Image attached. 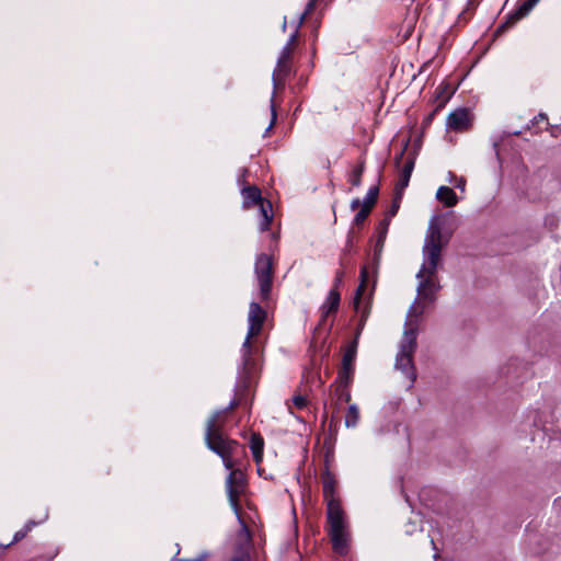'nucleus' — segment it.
<instances>
[{"label":"nucleus","mask_w":561,"mask_h":561,"mask_svg":"<svg viewBox=\"0 0 561 561\" xmlns=\"http://www.w3.org/2000/svg\"><path fill=\"white\" fill-rule=\"evenodd\" d=\"M36 526V523L34 520H28L25 525H24V529L30 533L33 527Z\"/></svg>","instance_id":"33"},{"label":"nucleus","mask_w":561,"mask_h":561,"mask_svg":"<svg viewBox=\"0 0 561 561\" xmlns=\"http://www.w3.org/2000/svg\"><path fill=\"white\" fill-rule=\"evenodd\" d=\"M254 272L260 287L261 299L267 300L272 289L274 273L272 256L264 253L257 255Z\"/></svg>","instance_id":"6"},{"label":"nucleus","mask_w":561,"mask_h":561,"mask_svg":"<svg viewBox=\"0 0 561 561\" xmlns=\"http://www.w3.org/2000/svg\"><path fill=\"white\" fill-rule=\"evenodd\" d=\"M381 226H382V232H381V234H380V237H379V240H381V239H383V238H385V234H386V231H387V226H388L387 220H383V221L381 222Z\"/></svg>","instance_id":"34"},{"label":"nucleus","mask_w":561,"mask_h":561,"mask_svg":"<svg viewBox=\"0 0 561 561\" xmlns=\"http://www.w3.org/2000/svg\"><path fill=\"white\" fill-rule=\"evenodd\" d=\"M180 561H202V559H198V560H180Z\"/></svg>","instance_id":"40"},{"label":"nucleus","mask_w":561,"mask_h":561,"mask_svg":"<svg viewBox=\"0 0 561 561\" xmlns=\"http://www.w3.org/2000/svg\"><path fill=\"white\" fill-rule=\"evenodd\" d=\"M323 497L327 504V514L333 511H343L336 491V481L329 473L323 478Z\"/></svg>","instance_id":"11"},{"label":"nucleus","mask_w":561,"mask_h":561,"mask_svg":"<svg viewBox=\"0 0 561 561\" xmlns=\"http://www.w3.org/2000/svg\"><path fill=\"white\" fill-rule=\"evenodd\" d=\"M465 184H466L465 180H463V179H460V180L458 181V183L456 184V186H457L458 188H460L461 191H463V190H465Z\"/></svg>","instance_id":"36"},{"label":"nucleus","mask_w":561,"mask_h":561,"mask_svg":"<svg viewBox=\"0 0 561 561\" xmlns=\"http://www.w3.org/2000/svg\"><path fill=\"white\" fill-rule=\"evenodd\" d=\"M250 449L256 463L263 458L264 440L260 434H252L250 438Z\"/></svg>","instance_id":"21"},{"label":"nucleus","mask_w":561,"mask_h":561,"mask_svg":"<svg viewBox=\"0 0 561 561\" xmlns=\"http://www.w3.org/2000/svg\"><path fill=\"white\" fill-rule=\"evenodd\" d=\"M328 515L329 535L334 552L344 556L348 551L350 533L344 511H333Z\"/></svg>","instance_id":"4"},{"label":"nucleus","mask_w":561,"mask_h":561,"mask_svg":"<svg viewBox=\"0 0 561 561\" xmlns=\"http://www.w3.org/2000/svg\"><path fill=\"white\" fill-rule=\"evenodd\" d=\"M27 534H28V533H27L24 528H22V529L18 530V531L14 534V536H13V540H12L8 546H11V545H13V543H15V542H19L20 540H22L23 538H25Z\"/></svg>","instance_id":"30"},{"label":"nucleus","mask_w":561,"mask_h":561,"mask_svg":"<svg viewBox=\"0 0 561 561\" xmlns=\"http://www.w3.org/2000/svg\"><path fill=\"white\" fill-rule=\"evenodd\" d=\"M313 8H314V1L310 0L308 2V4H307L305 11L298 15V19L296 21L297 22V28H300L302 26L307 15L313 10Z\"/></svg>","instance_id":"25"},{"label":"nucleus","mask_w":561,"mask_h":561,"mask_svg":"<svg viewBox=\"0 0 561 561\" xmlns=\"http://www.w3.org/2000/svg\"><path fill=\"white\" fill-rule=\"evenodd\" d=\"M369 213H370V209H368L367 207L362 206L359 211L355 215L354 222L356 225H360L367 218Z\"/></svg>","instance_id":"26"},{"label":"nucleus","mask_w":561,"mask_h":561,"mask_svg":"<svg viewBox=\"0 0 561 561\" xmlns=\"http://www.w3.org/2000/svg\"><path fill=\"white\" fill-rule=\"evenodd\" d=\"M231 561H249V557L241 556V557L233 558Z\"/></svg>","instance_id":"37"},{"label":"nucleus","mask_w":561,"mask_h":561,"mask_svg":"<svg viewBox=\"0 0 561 561\" xmlns=\"http://www.w3.org/2000/svg\"><path fill=\"white\" fill-rule=\"evenodd\" d=\"M350 400H351L350 392L341 390V392L339 394V399H337L339 402L333 404V411H332V415H331L332 421L339 419V413H340V408H341L342 401L348 402Z\"/></svg>","instance_id":"24"},{"label":"nucleus","mask_w":561,"mask_h":561,"mask_svg":"<svg viewBox=\"0 0 561 561\" xmlns=\"http://www.w3.org/2000/svg\"><path fill=\"white\" fill-rule=\"evenodd\" d=\"M419 302H413L407 313L405 330L400 343V350L396 358V368L401 370L409 378L410 383H413L416 378L413 354L416 348V333L417 323L413 321V316L416 313Z\"/></svg>","instance_id":"2"},{"label":"nucleus","mask_w":561,"mask_h":561,"mask_svg":"<svg viewBox=\"0 0 561 561\" xmlns=\"http://www.w3.org/2000/svg\"><path fill=\"white\" fill-rule=\"evenodd\" d=\"M237 403L233 401L225 410L216 411L206 423L205 442L207 447L221 457L227 469H232V455L238 443L229 439L222 434V427L226 422V413L232 410Z\"/></svg>","instance_id":"1"},{"label":"nucleus","mask_w":561,"mask_h":561,"mask_svg":"<svg viewBox=\"0 0 561 561\" xmlns=\"http://www.w3.org/2000/svg\"><path fill=\"white\" fill-rule=\"evenodd\" d=\"M260 209V231H266L270 229L271 222L273 220V209L272 204L268 201L267 203H262Z\"/></svg>","instance_id":"19"},{"label":"nucleus","mask_w":561,"mask_h":561,"mask_svg":"<svg viewBox=\"0 0 561 561\" xmlns=\"http://www.w3.org/2000/svg\"><path fill=\"white\" fill-rule=\"evenodd\" d=\"M275 119H276V113H275L274 107L272 106V122L268 125L267 130H270L273 127Z\"/></svg>","instance_id":"35"},{"label":"nucleus","mask_w":561,"mask_h":561,"mask_svg":"<svg viewBox=\"0 0 561 561\" xmlns=\"http://www.w3.org/2000/svg\"><path fill=\"white\" fill-rule=\"evenodd\" d=\"M379 188L378 186H371L362 203L358 198L354 199L351 204L352 209H357L359 206L367 207L371 210L373 206L377 202Z\"/></svg>","instance_id":"18"},{"label":"nucleus","mask_w":561,"mask_h":561,"mask_svg":"<svg viewBox=\"0 0 561 561\" xmlns=\"http://www.w3.org/2000/svg\"><path fill=\"white\" fill-rule=\"evenodd\" d=\"M471 115L468 108H457L451 112L446 119L447 129L457 133L466 131L471 126Z\"/></svg>","instance_id":"12"},{"label":"nucleus","mask_w":561,"mask_h":561,"mask_svg":"<svg viewBox=\"0 0 561 561\" xmlns=\"http://www.w3.org/2000/svg\"><path fill=\"white\" fill-rule=\"evenodd\" d=\"M293 50L294 48L285 45L277 60L291 61Z\"/></svg>","instance_id":"28"},{"label":"nucleus","mask_w":561,"mask_h":561,"mask_svg":"<svg viewBox=\"0 0 561 561\" xmlns=\"http://www.w3.org/2000/svg\"><path fill=\"white\" fill-rule=\"evenodd\" d=\"M286 27H287V19L284 18V22H283V25H282L283 31H285Z\"/></svg>","instance_id":"38"},{"label":"nucleus","mask_w":561,"mask_h":561,"mask_svg":"<svg viewBox=\"0 0 561 561\" xmlns=\"http://www.w3.org/2000/svg\"><path fill=\"white\" fill-rule=\"evenodd\" d=\"M299 30L300 28H297V23L295 24V30L294 32L290 34L287 43H286V46H289L291 48L295 47L296 43H297V39H298V36H299Z\"/></svg>","instance_id":"29"},{"label":"nucleus","mask_w":561,"mask_h":561,"mask_svg":"<svg viewBox=\"0 0 561 561\" xmlns=\"http://www.w3.org/2000/svg\"><path fill=\"white\" fill-rule=\"evenodd\" d=\"M244 477L240 470H231L227 480L226 489L231 507L238 515L239 497L244 491Z\"/></svg>","instance_id":"8"},{"label":"nucleus","mask_w":561,"mask_h":561,"mask_svg":"<svg viewBox=\"0 0 561 561\" xmlns=\"http://www.w3.org/2000/svg\"><path fill=\"white\" fill-rule=\"evenodd\" d=\"M241 194L243 197L244 208H251L252 206L261 207L262 203L268 202L262 197L261 191L256 186L243 187Z\"/></svg>","instance_id":"13"},{"label":"nucleus","mask_w":561,"mask_h":561,"mask_svg":"<svg viewBox=\"0 0 561 561\" xmlns=\"http://www.w3.org/2000/svg\"><path fill=\"white\" fill-rule=\"evenodd\" d=\"M413 168L414 161L410 159L405 161L404 165L400 170L399 180L396 185V192L398 195H401L402 192L408 187Z\"/></svg>","instance_id":"15"},{"label":"nucleus","mask_w":561,"mask_h":561,"mask_svg":"<svg viewBox=\"0 0 561 561\" xmlns=\"http://www.w3.org/2000/svg\"><path fill=\"white\" fill-rule=\"evenodd\" d=\"M359 421V411L355 404H351L345 415L346 427H355Z\"/></svg>","instance_id":"23"},{"label":"nucleus","mask_w":561,"mask_h":561,"mask_svg":"<svg viewBox=\"0 0 561 561\" xmlns=\"http://www.w3.org/2000/svg\"><path fill=\"white\" fill-rule=\"evenodd\" d=\"M291 71V61L277 60L276 67L273 71V84L277 89L282 87Z\"/></svg>","instance_id":"14"},{"label":"nucleus","mask_w":561,"mask_h":561,"mask_svg":"<svg viewBox=\"0 0 561 561\" xmlns=\"http://www.w3.org/2000/svg\"><path fill=\"white\" fill-rule=\"evenodd\" d=\"M538 1L539 0H524L517 7V9L512 14H510L507 23L514 24L515 22L526 16L538 3Z\"/></svg>","instance_id":"16"},{"label":"nucleus","mask_w":561,"mask_h":561,"mask_svg":"<svg viewBox=\"0 0 561 561\" xmlns=\"http://www.w3.org/2000/svg\"><path fill=\"white\" fill-rule=\"evenodd\" d=\"M266 319V311L255 301H252L249 306L248 313V334L242 345V362L244 368H249L251 363V339L256 336L264 324Z\"/></svg>","instance_id":"5"},{"label":"nucleus","mask_w":561,"mask_h":561,"mask_svg":"<svg viewBox=\"0 0 561 561\" xmlns=\"http://www.w3.org/2000/svg\"><path fill=\"white\" fill-rule=\"evenodd\" d=\"M443 244L440 227L436 220H432L428 226L423 248L424 262L421 270L416 274L417 278H423L424 274H430V276L435 275L440 259Z\"/></svg>","instance_id":"3"},{"label":"nucleus","mask_w":561,"mask_h":561,"mask_svg":"<svg viewBox=\"0 0 561 561\" xmlns=\"http://www.w3.org/2000/svg\"><path fill=\"white\" fill-rule=\"evenodd\" d=\"M547 119H548V118H547V115H546V114H543V113H540V114H538V115L534 118V121H533V125L538 124L539 122H547Z\"/></svg>","instance_id":"32"},{"label":"nucleus","mask_w":561,"mask_h":561,"mask_svg":"<svg viewBox=\"0 0 561 561\" xmlns=\"http://www.w3.org/2000/svg\"><path fill=\"white\" fill-rule=\"evenodd\" d=\"M436 198L447 207H453L458 202L456 193L448 186H440L437 190Z\"/></svg>","instance_id":"20"},{"label":"nucleus","mask_w":561,"mask_h":561,"mask_svg":"<svg viewBox=\"0 0 561 561\" xmlns=\"http://www.w3.org/2000/svg\"><path fill=\"white\" fill-rule=\"evenodd\" d=\"M434 276H430V274H424L423 278L419 279L417 285V298L414 302H419V308L416 313L413 316V321L419 324V318L422 316L424 311V306H422L421 300H427L430 302L435 300V294L438 290V286L435 284Z\"/></svg>","instance_id":"7"},{"label":"nucleus","mask_w":561,"mask_h":561,"mask_svg":"<svg viewBox=\"0 0 561 561\" xmlns=\"http://www.w3.org/2000/svg\"><path fill=\"white\" fill-rule=\"evenodd\" d=\"M293 404L296 409L302 410V409L307 408L308 400L304 396H296L293 398Z\"/></svg>","instance_id":"27"},{"label":"nucleus","mask_w":561,"mask_h":561,"mask_svg":"<svg viewBox=\"0 0 561 561\" xmlns=\"http://www.w3.org/2000/svg\"><path fill=\"white\" fill-rule=\"evenodd\" d=\"M365 170V163L364 161H360L357 165L353 168L348 175V182L354 186L358 187L362 183V175Z\"/></svg>","instance_id":"22"},{"label":"nucleus","mask_w":561,"mask_h":561,"mask_svg":"<svg viewBox=\"0 0 561 561\" xmlns=\"http://www.w3.org/2000/svg\"><path fill=\"white\" fill-rule=\"evenodd\" d=\"M357 352V341H353L344 352L342 359V367L339 370V378L342 383L347 385L351 382L354 374V363Z\"/></svg>","instance_id":"10"},{"label":"nucleus","mask_w":561,"mask_h":561,"mask_svg":"<svg viewBox=\"0 0 561 561\" xmlns=\"http://www.w3.org/2000/svg\"><path fill=\"white\" fill-rule=\"evenodd\" d=\"M340 293L336 290V288H332L321 307L323 314L328 316L331 312H336L340 306Z\"/></svg>","instance_id":"17"},{"label":"nucleus","mask_w":561,"mask_h":561,"mask_svg":"<svg viewBox=\"0 0 561 561\" xmlns=\"http://www.w3.org/2000/svg\"><path fill=\"white\" fill-rule=\"evenodd\" d=\"M359 285L356 289V294L354 297V309L356 312L360 313L362 316V322H364L369 313V305L368 300L364 299V294L367 287V280H368V271L367 267L364 266L360 270L359 274Z\"/></svg>","instance_id":"9"},{"label":"nucleus","mask_w":561,"mask_h":561,"mask_svg":"<svg viewBox=\"0 0 561 561\" xmlns=\"http://www.w3.org/2000/svg\"><path fill=\"white\" fill-rule=\"evenodd\" d=\"M397 211V206H393L392 210H391V216H393Z\"/></svg>","instance_id":"39"},{"label":"nucleus","mask_w":561,"mask_h":561,"mask_svg":"<svg viewBox=\"0 0 561 561\" xmlns=\"http://www.w3.org/2000/svg\"><path fill=\"white\" fill-rule=\"evenodd\" d=\"M344 277V273L342 271H337L334 279V288L337 287Z\"/></svg>","instance_id":"31"}]
</instances>
